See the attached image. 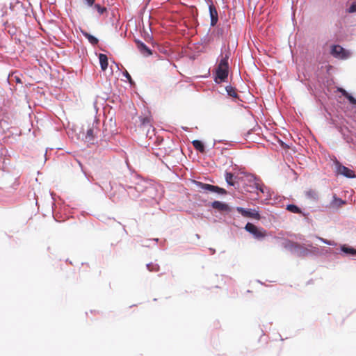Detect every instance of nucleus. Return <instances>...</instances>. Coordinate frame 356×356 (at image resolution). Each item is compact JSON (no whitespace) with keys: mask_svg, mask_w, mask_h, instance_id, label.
Instances as JSON below:
<instances>
[{"mask_svg":"<svg viewBox=\"0 0 356 356\" xmlns=\"http://www.w3.org/2000/svg\"><path fill=\"white\" fill-rule=\"evenodd\" d=\"M83 35L88 40V41L93 45H95L98 43L99 40L97 38L90 35L87 32H83Z\"/></svg>","mask_w":356,"mask_h":356,"instance_id":"f3484780","label":"nucleus"},{"mask_svg":"<svg viewBox=\"0 0 356 356\" xmlns=\"http://www.w3.org/2000/svg\"><path fill=\"white\" fill-rule=\"evenodd\" d=\"M353 135H346V137L344 138V139L348 142V143H350V142H353V138H352Z\"/></svg>","mask_w":356,"mask_h":356,"instance_id":"cd10ccee","label":"nucleus"},{"mask_svg":"<svg viewBox=\"0 0 356 356\" xmlns=\"http://www.w3.org/2000/svg\"><path fill=\"white\" fill-rule=\"evenodd\" d=\"M218 143H220V142H222L223 140H217Z\"/></svg>","mask_w":356,"mask_h":356,"instance_id":"72a5a7b5","label":"nucleus"},{"mask_svg":"<svg viewBox=\"0 0 356 356\" xmlns=\"http://www.w3.org/2000/svg\"><path fill=\"white\" fill-rule=\"evenodd\" d=\"M346 98L350 102V104L356 105V99H355L351 95L348 94Z\"/></svg>","mask_w":356,"mask_h":356,"instance_id":"393cba45","label":"nucleus"},{"mask_svg":"<svg viewBox=\"0 0 356 356\" xmlns=\"http://www.w3.org/2000/svg\"><path fill=\"white\" fill-rule=\"evenodd\" d=\"M247 232L252 234L257 239H262L266 236V231L263 228H258L252 223L248 222L245 227Z\"/></svg>","mask_w":356,"mask_h":356,"instance_id":"f03ea898","label":"nucleus"},{"mask_svg":"<svg viewBox=\"0 0 356 356\" xmlns=\"http://www.w3.org/2000/svg\"><path fill=\"white\" fill-rule=\"evenodd\" d=\"M236 210L244 217L252 218L257 220H259L261 218L260 214L255 210L245 209L242 207H237Z\"/></svg>","mask_w":356,"mask_h":356,"instance_id":"39448f33","label":"nucleus"},{"mask_svg":"<svg viewBox=\"0 0 356 356\" xmlns=\"http://www.w3.org/2000/svg\"><path fill=\"white\" fill-rule=\"evenodd\" d=\"M225 180L227 181V183L229 185V186H234L235 185V182L234 181V175L231 172H226L225 173Z\"/></svg>","mask_w":356,"mask_h":356,"instance_id":"6ab92c4d","label":"nucleus"},{"mask_svg":"<svg viewBox=\"0 0 356 356\" xmlns=\"http://www.w3.org/2000/svg\"><path fill=\"white\" fill-rule=\"evenodd\" d=\"M85 136H86L85 139H86V140H92V138H93L94 135L88 134V135H86Z\"/></svg>","mask_w":356,"mask_h":356,"instance_id":"7c9ffc66","label":"nucleus"},{"mask_svg":"<svg viewBox=\"0 0 356 356\" xmlns=\"http://www.w3.org/2000/svg\"><path fill=\"white\" fill-rule=\"evenodd\" d=\"M268 141H271L273 144H275V142L280 144V145L285 149L289 148L290 145L284 143L282 140H281L277 135H268V138H266Z\"/></svg>","mask_w":356,"mask_h":356,"instance_id":"9d476101","label":"nucleus"},{"mask_svg":"<svg viewBox=\"0 0 356 356\" xmlns=\"http://www.w3.org/2000/svg\"><path fill=\"white\" fill-rule=\"evenodd\" d=\"M306 195L309 198H311L313 200H316L318 198L317 193L313 190H310V191H307Z\"/></svg>","mask_w":356,"mask_h":356,"instance_id":"412c9836","label":"nucleus"},{"mask_svg":"<svg viewBox=\"0 0 356 356\" xmlns=\"http://www.w3.org/2000/svg\"><path fill=\"white\" fill-rule=\"evenodd\" d=\"M349 13H355L356 12V3H353L350 7L348 8Z\"/></svg>","mask_w":356,"mask_h":356,"instance_id":"bb28decb","label":"nucleus"},{"mask_svg":"<svg viewBox=\"0 0 356 356\" xmlns=\"http://www.w3.org/2000/svg\"><path fill=\"white\" fill-rule=\"evenodd\" d=\"M212 207L218 211H229V206L223 202L220 201H214L212 202Z\"/></svg>","mask_w":356,"mask_h":356,"instance_id":"9b49d317","label":"nucleus"},{"mask_svg":"<svg viewBox=\"0 0 356 356\" xmlns=\"http://www.w3.org/2000/svg\"><path fill=\"white\" fill-rule=\"evenodd\" d=\"M89 6H92L94 4L95 0H85Z\"/></svg>","mask_w":356,"mask_h":356,"instance_id":"c756f323","label":"nucleus"},{"mask_svg":"<svg viewBox=\"0 0 356 356\" xmlns=\"http://www.w3.org/2000/svg\"><path fill=\"white\" fill-rule=\"evenodd\" d=\"M138 47L141 53L146 54V55H151V50L143 42L138 43Z\"/></svg>","mask_w":356,"mask_h":356,"instance_id":"2eb2a0df","label":"nucleus"},{"mask_svg":"<svg viewBox=\"0 0 356 356\" xmlns=\"http://www.w3.org/2000/svg\"><path fill=\"white\" fill-rule=\"evenodd\" d=\"M195 183L199 187V188L203 191H209L212 193H217L218 194L222 195H225L227 193V191L224 188H220L218 186L211 185L209 184H205L197 181H195Z\"/></svg>","mask_w":356,"mask_h":356,"instance_id":"7ed1b4c3","label":"nucleus"},{"mask_svg":"<svg viewBox=\"0 0 356 356\" xmlns=\"http://www.w3.org/2000/svg\"><path fill=\"white\" fill-rule=\"evenodd\" d=\"M316 238L318 240H320L322 242H323L324 243L327 244L329 245H336L335 242L333 241H329V240L325 239V238L319 237V236H316Z\"/></svg>","mask_w":356,"mask_h":356,"instance_id":"4be33fe9","label":"nucleus"},{"mask_svg":"<svg viewBox=\"0 0 356 356\" xmlns=\"http://www.w3.org/2000/svg\"><path fill=\"white\" fill-rule=\"evenodd\" d=\"M192 144L195 149L199 151L201 153H204L205 152V148L203 143L199 140H194L192 142Z\"/></svg>","mask_w":356,"mask_h":356,"instance_id":"4468645a","label":"nucleus"},{"mask_svg":"<svg viewBox=\"0 0 356 356\" xmlns=\"http://www.w3.org/2000/svg\"><path fill=\"white\" fill-rule=\"evenodd\" d=\"M309 247L312 248L313 250H310L309 249L305 248L300 245H297V254L300 257H305L312 252L314 254L317 253L318 249L316 248L312 247V245H309Z\"/></svg>","mask_w":356,"mask_h":356,"instance_id":"6e6552de","label":"nucleus"},{"mask_svg":"<svg viewBox=\"0 0 356 356\" xmlns=\"http://www.w3.org/2000/svg\"><path fill=\"white\" fill-rule=\"evenodd\" d=\"M99 60L101 65V69L103 71H105L108 67V57L106 55L103 54H99Z\"/></svg>","mask_w":356,"mask_h":356,"instance_id":"ddd939ff","label":"nucleus"},{"mask_svg":"<svg viewBox=\"0 0 356 356\" xmlns=\"http://www.w3.org/2000/svg\"><path fill=\"white\" fill-rule=\"evenodd\" d=\"M341 250L346 255L355 256L356 255V249L350 247L347 245H342Z\"/></svg>","mask_w":356,"mask_h":356,"instance_id":"f8f14e48","label":"nucleus"},{"mask_svg":"<svg viewBox=\"0 0 356 356\" xmlns=\"http://www.w3.org/2000/svg\"><path fill=\"white\" fill-rule=\"evenodd\" d=\"M336 173L337 175H343L348 178H354L355 177V172L348 168L343 165L339 161H335L334 162Z\"/></svg>","mask_w":356,"mask_h":356,"instance_id":"20e7f679","label":"nucleus"},{"mask_svg":"<svg viewBox=\"0 0 356 356\" xmlns=\"http://www.w3.org/2000/svg\"><path fill=\"white\" fill-rule=\"evenodd\" d=\"M346 202L343 201L341 199L337 197L335 195L333 197V200L331 202L330 205L333 207H340Z\"/></svg>","mask_w":356,"mask_h":356,"instance_id":"dca6fc26","label":"nucleus"},{"mask_svg":"<svg viewBox=\"0 0 356 356\" xmlns=\"http://www.w3.org/2000/svg\"><path fill=\"white\" fill-rule=\"evenodd\" d=\"M124 76L127 78V79L129 80V81L130 83H131V81H132L131 77L130 74H129L127 72H126L124 73Z\"/></svg>","mask_w":356,"mask_h":356,"instance_id":"c85d7f7f","label":"nucleus"},{"mask_svg":"<svg viewBox=\"0 0 356 356\" xmlns=\"http://www.w3.org/2000/svg\"><path fill=\"white\" fill-rule=\"evenodd\" d=\"M94 8L100 15L103 14L106 10V8L105 7H102L99 4H95Z\"/></svg>","mask_w":356,"mask_h":356,"instance_id":"5701e85b","label":"nucleus"},{"mask_svg":"<svg viewBox=\"0 0 356 356\" xmlns=\"http://www.w3.org/2000/svg\"><path fill=\"white\" fill-rule=\"evenodd\" d=\"M147 267L150 271H157L159 270V266L154 264H147Z\"/></svg>","mask_w":356,"mask_h":356,"instance_id":"b1692460","label":"nucleus"},{"mask_svg":"<svg viewBox=\"0 0 356 356\" xmlns=\"http://www.w3.org/2000/svg\"><path fill=\"white\" fill-rule=\"evenodd\" d=\"M15 79H16V81H17V83H22V82H21V80H20V79H19V78H18V77H17V76H16V77H15Z\"/></svg>","mask_w":356,"mask_h":356,"instance_id":"473e14b6","label":"nucleus"},{"mask_svg":"<svg viewBox=\"0 0 356 356\" xmlns=\"http://www.w3.org/2000/svg\"><path fill=\"white\" fill-rule=\"evenodd\" d=\"M140 131L146 134H149L155 131L149 118L146 117L141 120Z\"/></svg>","mask_w":356,"mask_h":356,"instance_id":"423d86ee","label":"nucleus"},{"mask_svg":"<svg viewBox=\"0 0 356 356\" xmlns=\"http://www.w3.org/2000/svg\"><path fill=\"white\" fill-rule=\"evenodd\" d=\"M229 58V52L225 53L220 59L218 67L216 70L215 81L216 83H221L225 81L229 74V63L228 59Z\"/></svg>","mask_w":356,"mask_h":356,"instance_id":"f257e3e1","label":"nucleus"},{"mask_svg":"<svg viewBox=\"0 0 356 356\" xmlns=\"http://www.w3.org/2000/svg\"><path fill=\"white\" fill-rule=\"evenodd\" d=\"M226 91L227 94L232 97L236 98L238 97L237 92L235 88L228 86L226 87Z\"/></svg>","mask_w":356,"mask_h":356,"instance_id":"a211bd4d","label":"nucleus"},{"mask_svg":"<svg viewBox=\"0 0 356 356\" xmlns=\"http://www.w3.org/2000/svg\"><path fill=\"white\" fill-rule=\"evenodd\" d=\"M331 54L339 58H346L348 54L346 50L340 45H333L331 50Z\"/></svg>","mask_w":356,"mask_h":356,"instance_id":"0eeeda50","label":"nucleus"},{"mask_svg":"<svg viewBox=\"0 0 356 356\" xmlns=\"http://www.w3.org/2000/svg\"><path fill=\"white\" fill-rule=\"evenodd\" d=\"M209 14L211 17V25L214 26L218 20V12L213 5L209 6Z\"/></svg>","mask_w":356,"mask_h":356,"instance_id":"1a4fd4ad","label":"nucleus"},{"mask_svg":"<svg viewBox=\"0 0 356 356\" xmlns=\"http://www.w3.org/2000/svg\"><path fill=\"white\" fill-rule=\"evenodd\" d=\"M338 91L341 92L344 97H347V95L349 94L346 90L341 88H338Z\"/></svg>","mask_w":356,"mask_h":356,"instance_id":"a878e982","label":"nucleus"},{"mask_svg":"<svg viewBox=\"0 0 356 356\" xmlns=\"http://www.w3.org/2000/svg\"><path fill=\"white\" fill-rule=\"evenodd\" d=\"M93 129H89L88 131H87V133L88 134H93Z\"/></svg>","mask_w":356,"mask_h":356,"instance_id":"2f4dec72","label":"nucleus"},{"mask_svg":"<svg viewBox=\"0 0 356 356\" xmlns=\"http://www.w3.org/2000/svg\"><path fill=\"white\" fill-rule=\"evenodd\" d=\"M286 209L293 213H300L301 210L295 204H289L286 206Z\"/></svg>","mask_w":356,"mask_h":356,"instance_id":"aec40b11","label":"nucleus"}]
</instances>
